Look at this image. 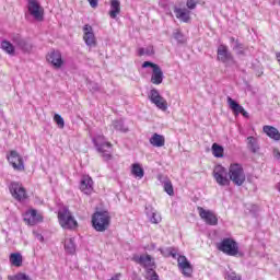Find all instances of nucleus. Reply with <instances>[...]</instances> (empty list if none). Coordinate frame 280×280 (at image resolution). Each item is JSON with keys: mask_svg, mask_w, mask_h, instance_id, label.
<instances>
[{"mask_svg": "<svg viewBox=\"0 0 280 280\" xmlns=\"http://www.w3.org/2000/svg\"><path fill=\"white\" fill-rule=\"evenodd\" d=\"M92 226L98 233H104L110 226V213L108 211H96L92 215Z\"/></svg>", "mask_w": 280, "mask_h": 280, "instance_id": "f257e3e1", "label": "nucleus"}, {"mask_svg": "<svg viewBox=\"0 0 280 280\" xmlns=\"http://www.w3.org/2000/svg\"><path fill=\"white\" fill-rule=\"evenodd\" d=\"M93 143L100 154H102V158L104 161H110L113 159L112 151L113 144L108 141H106V138L104 136H96L93 138Z\"/></svg>", "mask_w": 280, "mask_h": 280, "instance_id": "f03ea898", "label": "nucleus"}, {"mask_svg": "<svg viewBox=\"0 0 280 280\" xmlns=\"http://www.w3.org/2000/svg\"><path fill=\"white\" fill-rule=\"evenodd\" d=\"M217 248L230 257H237V255L242 256L240 253V245H237V242L233 238H223L217 244Z\"/></svg>", "mask_w": 280, "mask_h": 280, "instance_id": "7ed1b4c3", "label": "nucleus"}, {"mask_svg": "<svg viewBox=\"0 0 280 280\" xmlns=\"http://www.w3.org/2000/svg\"><path fill=\"white\" fill-rule=\"evenodd\" d=\"M58 220L61 228L67 230H73L78 229V221L71 213V211L68 210V208H61L58 211Z\"/></svg>", "mask_w": 280, "mask_h": 280, "instance_id": "20e7f679", "label": "nucleus"}, {"mask_svg": "<svg viewBox=\"0 0 280 280\" xmlns=\"http://www.w3.org/2000/svg\"><path fill=\"white\" fill-rule=\"evenodd\" d=\"M229 178L237 187H242L246 183V173H244V167L242 164H232L229 168Z\"/></svg>", "mask_w": 280, "mask_h": 280, "instance_id": "39448f33", "label": "nucleus"}, {"mask_svg": "<svg viewBox=\"0 0 280 280\" xmlns=\"http://www.w3.org/2000/svg\"><path fill=\"white\" fill-rule=\"evenodd\" d=\"M213 178L220 187H229L231 185V179L229 178V171L222 165L214 166Z\"/></svg>", "mask_w": 280, "mask_h": 280, "instance_id": "423d86ee", "label": "nucleus"}, {"mask_svg": "<svg viewBox=\"0 0 280 280\" xmlns=\"http://www.w3.org/2000/svg\"><path fill=\"white\" fill-rule=\"evenodd\" d=\"M27 10L28 14H31L35 21H44L45 9L40 7V2H38V0H28Z\"/></svg>", "mask_w": 280, "mask_h": 280, "instance_id": "0eeeda50", "label": "nucleus"}, {"mask_svg": "<svg viewBox=\"0 0 280 280\" xmlns=\"http://www.w3.org/2000/svg\"><path fill=\"white\" fill-rule=\"evenodd\" d=\"M148 67H151L153 69L152 75H151V82L152 84H163V70L161 67L154 62L151 61H144L142 63V69H148Z\"/></svg>", "mask_w": 280, "mask_h": 280, "instance_id": "6e6552de", "label": "nucleus"}, {"mask_svg": "<svg viewBox=\"0 0 280 280\" xmlns=\"http://www.w3.org/2000/svg\"><path fill=\"white\" fill-rule=\"evenodd\" d=\"M149 100L151 104H154V106H156V108H159L160 110H163V112L167 110V100L161 96V93H159V90L152 89L149 92Z\"/></svg>", "mask_w": 280, "mask_h": 280, "instance_id": "1a4fd4ad", "label": "nucleus"}, {"mask_svg": "<svg viewBox=\"0 0 280 280\" xmlns=\"http://www.w3.org/2000/svg\"><path fill=\"white\" fill-rule=\"evenodd\" d=\"M10 194L12 197L18 200L19 202H23V200H26L27 198V191H25V188L23 187V184L12 182L9 186Z\"/></svg>", "mask_w": 280, "mask_h": 280, "instance_id": "9d476101", "label": "nucleus"}, {"mask_svg": "<svg viewBox=\"0 0 280 280\" xmlns=\"http://www.w3.org/2000/svg\"><path fill=\"white\" fill-rule=\"evenodd\" d=\"M197 211L199 213V218L209 224V226H218V215L214 214L211 210H206L202 207H198Z\"/></svg>", "mask_w": 280, "mask_h": 280, "instance_id": "9b49d317", "label": "nucleus"}, {"mask_svg": "<svg viewBox=\"0 0 280 280\" xmlns=\"http://www.w3.org/2000/svg\"><path fill=\"white\" fill-rule=\"evenodd\" d=\"M132 261L142 266L144 270H154L156 268V264L154 262V258L150 255H136L132 258Z\"/></svg>", "mask_w": 280, "mask_h": 280, "instance_id": "f8f14e48", "label": "nucleus"}, {"mask_svg": "<svg viewBox=\"0 0 280 280\" xmlns=\"http://www.w3.org/2000/svg\"><path fill=\"white\" fill-rule=\"evenodd\" d=\"M217 60H219V62H223V65H229V62H233V54L229 51V47H226V45H220L218 47Z\"/></svg>", "mask_w": 280, "mask_h": 280, "instance_id": "ddd939ff", "label": "nucleus"}, {"mask_svg": "<svg viewBox=\"0 0 280 280\" xmlns=\"http://www.w3.org/2000/svg\"><path fill=\"white\" fill-rule=\"evenodd\" d=\"M8 161L14 170L18 172H23L25 170V164L23 163V158L16 151H11L8 155Z\"/></svg>", "mask_w": 280, "mask_h": 280, "instance_id": "4468645a", "label": "nucleus"}, {"mask_svg": "<svg viewBox=\"0 0 280 280\" xmlns=\"http://www.w3.org/2000/svg\"><path fill=\"white\" fill-rule=\"evenodd\" d=\"M83 40L88 47H96L97 39L95 38V33H93V26L89 24L83 26Z\"/></svg>", "mask_w": 280, "mask_h": 280, "instance_id": "2eb2a0df", "label": "nucleus"}, {"mask_svg": "<svg viewBox=\"0 0 280 280\" xmlns=\"http://www.w3.org/2000/svg\"><path fill=\"white\" fill-rule=\"evenodd\" d=\"M12 40L14 45L25 54H30V51H32V43L30 39L23 38L21 35H14Z\"/></svg>", "mask_w": 280, "mask_h": 280, "instance_id": "dca6fc26", "label": "nucleus"}, {"mask_svg": "<svg viewBox=\"0 0 280 280\" xmlns=\"http://www.w3.org/2000/svg\"><path fill=\"white\" fill-rule=\"evenodd\" d=\"M177 264L179 270H182V275L184 277H191V272H194V268H191V262L185 256H179L177 258Z\"/></svg>", "mask_w": 280, "mask_h": 280, "instance_id": "f3484780", "label": "nucleus"}, {"mask_svg": "<svg viewBox=\"0 0 280 280\" xmlns=\"http://www.w3.org/2000/svg\"><path fill=\"white\" fill-rule=\"evenodd\" d=\"M228 104L235 116L243 115V117H245L246 119H248V117H250L248 112H246V109H244V107L242 105H240V103H237L235 100H233L230 96H228Z\"/></svg>", "mask_w": 280, "mask_h": 280, "instance_id": "a211bd4d", "label": "nucleus"}, {"mask_svg": "<svg viewBox=\"0 0 280 280\" xmlns=\"http://www.w3.org/2000/svg\"><path fill=\"white\" fill-rule=\"evenodd\" d=\"M47 60L55 67V69H60L65 61L62 60V54L59 50H52L47 55Z\"/></svg>", "mask_w": 280, "mask_h": 280, "instance_id": "6ab92c4d", "label": "nucleus"}, {"mask_svg": "<svg viewBox=\"0 0 280 280\" xmlns=\"http://www.w3.org/2000/svg\"><path fill=\"white\" fill-rule=\"evenodd\" d=\"M80 190L86 196H91V194H93V179L90 176L82 177Z\"/></svg>", "mask_w": 280, "mask_h": 280, "instance_id": "aec40b11", "label": "nucleus"}, {"mask_svg": "<svg viewBox=\"0 0 280 280\" xmlns=\"http://www.w3.org/2000/svg\"><path fill=\"white\" fill-rule=\"evenodd\" d=\"M24 221L31 226H34V224H38V222H40V217L36 210H28L24 214Z\"/></svg>", "mask_w": 280, "mask_h": 280, "instance_id": "412c9836", "label": "nucleus"}, {"mask_svg": "<svg viewBox=\"0 0 280 280\" xmlns=\"http://www.w3.org/2000/svg\"><path fill=\"white\" fill-rule=\"evenodd\" d=\"M174 12L176 14V19H179V21H183V23H189V21H191V11L187 9L175 8Z\"/></svg>", "mask_w": 280, "mask_h": 280, "instance_id": "4be33fe9", "label": "nucleus"}, {"mask_svg": "<svg viewBox=\"0 0 280 280\" xmlns=\"http://www.w3.org/2000/svg\"><path fill=\"white\" fill-rule=\"evenodd\" d=\"M262 131L267 137L273 139V141H280V132L278 128L266 125L262 127Z\"/></svg>", "mask_w": 280, "mask_h": 280, "instance_id": "5701e85b", "label": "nucleus"}, {"mask_svg": "<svg viewBox=\"0 0 280 280\" xmlns=\"http://www.w3.org/2000/svg\"><path fill=\"white\" fill-rule=\"evenodd\" d=\"M121 13V2L119 0H110V19H117V15Z\"/></svg>", "mask_w": 280, "mask_h": 280, "instance_id": "b1692460", "label": "nucleus"}, {"mask_svg": "<svg viewBox=\"0 0 280 280\" xmlns=\"http://www.w3.org/2000/svg\"><path fill=\"white\" fill-rule=\"evenodd\" d=\"M149 141L153 148H163L165 145V137L159 133H153Z\"/></svg>", "mask_w": 280, "mask_h": 280, "instance_id": "393cba45", "label": "nucleus"}, {"mask_svg": "<svg viewBox=\"0 0 280 280\" xmlns=\"http://www.w3.org/2000/svg\"><path fill=\"white\" fill-rule=\"evenodd\" d=\"M247 148L254 154L256 152H259V143L257 142V138H255L253 136L247 137Z\"/></svg>", "mask_w": 280, "mask_h": 280, "instance_id": "a878e982", "label": "nucleus"}, {"mask_svg": "<svg viewBox=\"0 0 280 280\" xmlns=\"http://www.w3.org/2000/svg\"><path fill=\"white\" fill-rule=\"evenodd\" d=\"M131 174L136 178H143V176H145V172L143 171V167H141V164H139V163L132 164Z\"/></svg>", "mask_w": 280, "mask_h": 280, "instance_id": "bb28decb", "label": "nucleus"}, {"mask_svg": "<svg viewBox=\"0 0 280 280\" xmlns=\"http://www.w3.org/2000/svg\"><path fill=\"white\" fill-rule=\"evenodd\" d=\"M248 48L244 46V44L240 43V40L235 42V45L233 46V51H235L236 56H246V50Z\"/></svg>", "mask_w": 280, "mask_h": 280, "instance_id": "cd10ccee", "label": "nucleus"}, {"mask_svg": "<svg viewBox=\"0 0 280 280\" xmlns=\"http://www.w3.org/2000/svg\"><path fill=\"white\" fill-rule=\"evenodd\" d=\"M65 249L69 255H73L75 253V238H66Z\"/></svg>", "mask_w": 280, "mask_h": 280, "instance_id": "c85d7f7f", "label": "nucleus"}, {"mask_svg": "<svg viewBox=\"0 0 280 280\" xmlns=\"http://www.w3.org/2000/svg\"><path fill=\"white\" fill-rule=\"evenodd\" d=\"M10 262L12 266H16V268L23 266V256L19 253H14L10 255Z\"/></svg>", "mask_w": 280, "mask_h": 280, "instance_id": "c756f323", "label": "nucleus"}, {"mask_svg": "<svg viewBox=\"0 0 280 280\" xmlns=\"http://www.w3.org/2000/svg\"><path fill=\"white\" fill-rule=\"evenodd\" d=\"M212 154L215 156V159H222V156H224V148L218 143H213Z\"/></svg>", "mask_w": 280, "mask_h": 280, "instance_id": "7c9ffc66", "label": "nucleus"}, {"mask_svg": "<svg viewBox=\"0 0 280 280\" xmlns=\"http://www.w3.org/2000/svg\"><path fill=\"white\" fill-rule=\"evenodd\" d=\"M1 49H3V51L9 54L10 56H14V45H12V43L3 40L1 43Z\"/></svg>", "mask_w": 280, "mask_h": 280, "instance_id": "2f4dec72", "label": "nucleus"}, {"mask_svg": "<svg viewBox=\"0 0 280 280\" xmlns=\"http://www.w3.org/2000/svg\"><path fill=\"white\" fill-rule=\"evenodd\" d=\"M163 188L166 194L170 196H174V185H172V180L165 179L163 182Z\"/></svg>", "mask_w": 280, "mask_h": 280, "instance_id": "473e14b6", "label": "nucleus"}, {"mask_svg": "<svg viewBox=\"0 0 280 280\" xmlns=\"http://www.w3.org/2000/svg\"><path fill=\"white\" fill-rule=\"evenodd\" d=\"M138 55L139 56H154V47L148 46L147 48H139Z\"/></svg>", "mask_w": 280, "mask_h": 280, "instance_id": "72a5a7b5", "label": "nucleus"}, {"mask_svg": "<svg viewBox=\"0 0 280 280\" xmlns=\"http://www.w3.org/2000/svg\"><path fill=\"white\" fill-rule=\"evenodd\" d=\"M144 279H147V280H160L159 279V273H156V270H154V269L145 270Z\"/></svg>", "mask_w": 280, "mask_h": 280, "instance_id": "f704fd0d", "label": "nucleus"}, {"mask_svg": "<svg viewBox=\"0 0 280 280\" xmlns=\"http://www.w3.org/2000/svg\"><path fill=\"white\" fill-rule=\"evenodd\" d=\"M113 126H114L115 130H119V132H128V127H126V125H124L122 120H115L113 122Z\"/></svg>", "mask_w": 280, "mask_h": 280, "instance_id": "c9c22d12", "label": "nucleus"}, {"mask_svg": "<svg viewBox=\"0 0 280 280\" xmlns=\"http://www.w3.org/2000/svg\"><path fill=\"white\" fill-rule=\"evenodd\" d=\"M147 215H149L150 222H152V224H159V222H161V214H159L156 211H152L147 212Z\"/></svg>", "mask_w": 280, "mask_h": 280, "instance_id": "e433bc0d", "label": "nucleus"}, {"mask_svg": "<svg viewBox=\"0 0 280 280\" xmlns=\"http://www.w3.org/2000/svg\"><path fill=\"white\" fill-rule=\"evenodd\" d=\"M54 120L56 121V124H57V126H58L59 128H65V119L62 118V116L56 114V115L54 116Z\"/></svg>", "mask_w": 280, "mask_h": 280, "instance_id": "4c0bfd02", "label": "nucleus"}, {"mask_svg": "<svg viewBox=\"0 0 280 280\" xmlns=\"http://www.w3.org/2000/svg\"><path fill=\"white\" fill-rule=\"evenodd\" d=\"M10 280H32V278H30V276L25 275V273H18L13 277L9 278Z\"/></svg>", "mask_w": 280, "mask_h": 280, "instance_id": "58836bf2", "label": "nucleus"}, {"mask_svg": "<svg viewBox=\"0 0 280 280\" xmlns=\"http://www.w3.org/2000/svg\"><path fill=\"white\" fill-rule=\"evenodd\" d=\"M174 38L177 40V43H185V37L182 35L180 32L174 33Z\"/></svg>", "mask_w": 280, "mask_h": 280, "instance_id": "ea45409f", "label": "nucleus"}, {"mask_svg": "<svg viewBox=\"0 0 280 280\" xmlns=\"http://www.w3.org/2000/svg\"><path fill=\"white\" fill-rule=\"evenodd\" d=\"M188 10H196V0H187V3H186Z\"/></svg>", "mask_w": 280, "mask_h": 280, "instance_id": "a19ab883", "label": "nucleus"}, {"mask_svg": "<svg viewBox=\"0 0 280 280\" xmlns=\"http://www.w3.org/2000/svg\"><path fill=\"white\" fill-rule=\"evenodd\" d=\"M228 280H242V276H238L235 272H232L228 276Z\"/></svg>", "mask_w": 280, "mask_h": 280, "instance_id": "79ce46f5", "label": "nucleus"}, {"mask_svg": "<svg viewBox=\"0 0 280 280\" xmlns=\"http://www.w3.org/2000/svg\"><path fill=\"white\" fill-rule=\"evenodd\" d=\"M88 1L90 3L91 8H97V1L98 0H88Z\"/></svg>", "mask_w": 280, "mask_h": 280, "instance_id": "37998d69", "label": "nucleus"}, {"mask_svg": "<svg viewBox=\"0 0 280 280\" xmlns=\"http://www.w3.org/2000/svg\"><path fill=\"white\" fill-rule=\"evenodd\" d=\"M35 237H36V240H38V242H45V237L44 236H42V234H35Z\"/></svg>", "mask_w": 280, "mask_h": 280, "instance_id": "c03bdc74", "label": "nucleus"}, {"mask_svg": "<svg viewBox=\"0 0 280 280\" xmlns=\"http://www.w3.org/2000/svg\"><path fill=\"white\" fill-rule=\"evenodd\" d=\"M170 255L176 259V252L174 249H168Z\"/></svg>", "mask_w": 280, "mask_h": 280, "instance_id": "a18cd8bd", "label": "nucleus"}, {"mask_svg": "<svg viewBox=\"0 0 280 280\" xmlns=\"http://www.w3.org/2000/svg\"><path fill=\"white\" fill-rule=\"evenodd\" d=\"M92 91H100V85H97V83H95V84L92 86Z\"/></svg>", "mask_w": 280, "mask_h": 280, "instance_id": "49530a36", "label": "nucleus"}, {"mask_svg": "<svg viewBox=\"0 0 280 280\" xmlns=\"http://www.w3.org/2000/svg\"><path fill=\"white\" fill-rule=\"evenodd\" d=\"M276 58H277L278 62H280V52L276 54Z\"/></svg>", "mask_w": 280, "mask_h": 280, "instance_id": "de8ad7c7", "label": "nucleus"}, {"mask_svg": "<svg viewBox=\"0 0 280 280\" xmlns=\"http://www.w3.org/2000/svg\"><path fill=\"white\" fill-rule=\"evenodd\" d=\"M230 40H231V43H234V45H235V42H236L237 39H235V37H231Z\"/></svg>", "mask_w": 280, "mask_h": 280, "instance_id": "09e8293b", "label": "nucleus"}, {"mask_svg": "<svg viewBox=\"0 0 280 280\" xmlns=\"http://www.w3.org/2000/svg\"><path fill=\"white\" fill-rule=\"evenodd\" d=\"M277 189L280 192V183L278 184Z\"/></svg>", "mask_w": 280, "mask_h": 280, "instance_id": "8fccbe9b", "label": "nucleus"}]
</instances>
